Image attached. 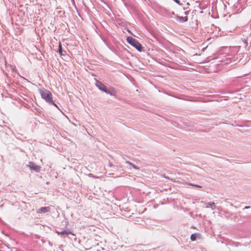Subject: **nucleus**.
I'll list each match as a JSON object with an SVG mask.
<instances>
[{
	"label": "nucleus",
	"mask_w": 251,
	"mask_h": 251,
	"mask_svg": "<svg viewBox=\"0 0 251 251\" xmlns=\"http://www.w3.org/2000/svg\"><path fill=\"white\" fill-rule=\"evenodd\" d=\"M40 93L42 98L45 100L47 102L50 104H53L57 107L56 104L53 101L52 94L50 92L46 89H43L40 91Z\"/></svg>",
	"instance_id": "obj_1"
},
{
	"label": "nucleus",
	"mask_w": 251,
	"mask_h": 251,
	"mask_svg": "<svg viewBox=\"0 0 251 251\" xmlns=\"http://www.w3.org/2000/svg\"><path fill=\"white\" fill-rule=\"evenodd\" d=\"M126 40L129 44L135 47L138 51H142V45L136 39L132 38V37H127Z\"/></svg>",
	"instance_id": "obj_2"
},
{
	"label": "nucleus",
	"mask_w": 251,
	"mask_h": 251,
	"mask_svg": "<svg viewBox=\"0 0 251 251\" xmlns=\"http://www.w3.org/2000/svg\"><path fill=\"white\" fill-rule=\"evenodd\" d=\"M27 166L29 167L30 170H33L37 173L39 172L41 170V167L39 165H36L33 162H29Z\"/></svg>",
	"instance_id": "obj_3"
},
{
	"label": "nucleus",
	"mask_w": 251,
	"mask_h": 251,
	"mask_svg": "<svg viewBox=\"0 0 251 251\" xmlns=\"http://www.w3.org/2000/svg\"><path fill=\"white\" fill-rule=\"evenodd\" d=\"M97 87L99 88V90L105 92L107 94H109L111 96H114L115 94L112 93L109 90H107L106 87L102 83L96 84Z\"/></svg>",
	"instance_id": "obj_4"
},
{
	"label": "nucleus",
	"mask_w": 251,
	"mask_h": 251,
	"mask_svg": "<svg viewBox=\"0 0 251 251\" xmlns=\"http://www.w3.org/2000/svg\"><path fill=\"white\" fill-rule=\"evenodd\" d=\"M50 207L49 206L42 207L38 209L37 211L38 213H46L50 211Z\"/></svg>",
	"instance_id": "obj_5"
},
{
	"label": "nucleus",
	"mask_w": 251,
	"mask_h": 251,
	"mask_svg": "<svg viewBox=\"0 0 251 251\" xmlns=\"http://www.w3.org/2000/svg\"><path fill=\"white\" fill-rule=\"evenodd\" d=\"M56 232L58 234L62 235L63 236H67L70 234H72L71 231L69 229L61 230V231L57 230Z\"/></svg>",
	"instance_id": "obj_6"
},
{
	"label": "nucleus",
	"mask_w": 251,
	"mask_h": 251,
	"mask_svg": "<svg viewBox=\"0 0 251 251\" xmlns=\"http://www.w3.org/2000/svg\"><path fill=\"white\" fill-rule=\"evenodd\" d=\"M176 20L180 22V23H184L188 21V17L187 16H186L185 17L180 16H176Z\"/></svg>",
	"instance_id": "obj_7"
},
{
	"label": "nucleus",
	"mask_w": 251,
	"mask_h": 251,
	"mask_svg": "<svg viewBox=\"0 0 251 251\" xmlns=\"http://www.w3.org/2000/svg\"><path fill=\"white\" fill-rule=\"evenodd\" d=\"M210 207L211 209L214 210L216 208V205L214 202H209L206 204V208Z\"/></svg>",
	"instance_id": "obj_8"
},
{
	"label": "nucleus",
	"mask_w": 251,
	"mask_h": 251,
	"mask_svg": "<svg viewBox=\"0 0 251 251\" xmlns=\"http://www.w3.org/2000/svg\"><path fill=\"white\" fill-rule=\"evenodd\" d=\"M126 164H129V165L131 166L132 167L135 169H136V170H139V168L137 166L135 165L134 164H133V163H132L131 162L128 161H126Z\"/></svg>",
	"instance_id": "obj_9"
},
{
	"label": "nucleus",
	"mask_w": 251,
	"mask_h": 251,
	"mask_svg": "<svg viewBox=\"0 0 251 251\" xmlns=\"http://www.w3.org/2000/svg\"><path fill=\"white\" fill-rule=\"evenodd\" d=\"M58 52L60 55H63V52H62V46L61 44V43H59V46H58Z\"/></svg>",
	"instance_id": "obj_10"
},
{
	"label": "nucleus",
	"mask_w": 251,
	"mask_h": 251,
	"mask_svg": "<svg viewBox=\"0 0 251 251\" xmlns=\"http://www.w3.org/2000/svg\"><path fill=\"white\" fill-rule=\"evenodd\" d=\"M197 234L194 233L191 235L190 239L192 241H195L197 238Z\"/></svg>",
	"instance_id": "obj_11"
},
{
	"label": "nucleus",
	"mask_w": 251,
	"mask_h": 251,
	"mask_svg": "<svg viewBox=\"0 0 251 251\" xmlns=\"http://www.w3.org/2000/svg\"><path fill=\"white\" fill-rule=\"evenodd\" d=\"M189 185H191V186H195L196 187L199 188H202V186L201 185H200L194 184H192V183H189Z\"/></svg>",
	"instance_id": "obj_12"
},
{
	"label": "nucleus",
	"mask_w": 251,
	"mask_h": 251,
	"mask_svg": "<svg viewBox=\"0 0 251 251\" xmlns=\"http://www.w3.org/2000/svg\"><path fill=\"white\" fill-rule=\"evenodd\" d=\"M176 3H177L179 5H181V3H180V1L179 0H174Z\"/></svg>",
	"instance_id": "obj_13"
},
{
	"label": "nucleus",
	"mask_w": 251,
	"mask_h": 251,
	"mask_svg": "<svg viewBox=\"0 0 251 251\" xmlns=\"http://www.w3.org/2000/svg\"><path fill=\"white\" fill-rule=\"evenodd\" d=\"M250 208V206H245V207H244V209H249V208Z\"/></svg>",
	"instance_id": "obj_14"
},
{
	"label": "nucleus",
	"mask_w": 251,
	"mask_h": 251,
	"mask_svg": "<svg viewBox=\"0 0 251 251\" xmlns=\"http://www.w3.org/2000/svg\"><path fill=\"white\" fill-rule=\"evenodd\" d=\"M109 167H111L112 166H114L112 164H111L110 162L109 163Z\"/></svg>",
	"instance_id": "obj_15"
},
{
	"label": "nucleus",
	"mask_w": 251,
	"mask_h": 251,
	"mask_svg": "<svg viewBox=\"0 0 251 251\" xmlns=\"http://www.w3.org/2000/svg\"><path fill=\"white\" fill-rule=\"evenodd\" d=\"M71 1L72 2V3L75 5V0H71Z\"/></svg>",
	"instance_id": "obj_16"
},
{
	"label": "nucleus",
	"mask_w": 251,
	"mask_h": 251,
	"mask_svg": "<svg viewBox=\"0 0 251 251\" xmlns=\"http://www.w3.org/2000/svg\"><path fill=\"white\" fill-rule=\"evenodd\" d=\"M188 12H189L188 11H186L185 12L186 16H187Z\"/></svg>",
	"instance_id": "obj_17"
},
{
	"label": "nucleus",
	"mask_w": 251,
	"mask_h": 251,
	"mask_svg": "<svg viewBox=\"0 0 251 251\" xmlns=\"http://www.w3.org/2000/svg\"><path fill=\"white\" fill-rule=\"evenodd\" d=\"M172 15H175V13H174V12H173L172 13Z\"/></svg>",
	"instance_id": "obj_18"
},
{
	"label": "nucleus",
	"mask_w": 251,
	"mask_h": 251,
	"mask_svg": "<svg viewBox=\"0 0 251 251\" xmlns=\"http://www.w3.org/2000/svg\"><path fill=\"white\" fill-rule=\"evenodd\" d=\"M89 176H92V174H90L89 175Z\"/></svg>",
	"instance_id": "obj_19"
}]
</instances>
